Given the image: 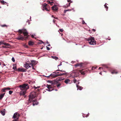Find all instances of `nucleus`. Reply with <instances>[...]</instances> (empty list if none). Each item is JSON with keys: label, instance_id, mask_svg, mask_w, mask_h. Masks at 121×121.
Instances as JSON below:
<instances>
[{"label": "nucleus", "instance_id": "obj_50", "mask_svg": "<svg viewBox=\"0 0 121 121\" xmlns=\"http://www.w3.org/2000/svg\"><path fill=\"white\" fill-rule=\"evenodd\" d=\"M2 47H3L4 48H6V47L4 46H2Z\"/></svg>", "mask_w": 121, "mask_h": 121}, {"label": "nucleus", "instance_id": "obj_13", "mask_svg": "<svg viewBox=\"0 0 121 121\" xmlns=\"http://www.w3.org/2000/svg\"><path fill=\"white\" fill-rule=\"evenodd\" d=\"M70 80L68 79H65L64 82L66 84L70 83Z\"/></svg>", "mask_w": 121, "mask_h": 121}, {"label": "nucleus", "instance_id": "obj_10", "mask_svg": "<svg viewBox=\"0 0 121 121\" xmlns=\"http://www.w3.org/2000/svg\"><path fill=\"white\" fill-rule=\"evenodd\" d=\"M37 61L34 60L31 61V65L32 66H35L37 64Z\"/></svg>", "mask_w": 121, "mask_h": 121}, {"label": "nucleus", "instance_id": "obj_60", "mask_svg": "<svg viewBox=\"0 0 121 121\" xmlns=\"http://www.w3.org/2000/svg\"><path fill=\"white\" fill-rule=\"evenodd\" d=\"M69 0L70 1V3H72V1H71V0Z\"/></svg>", "mask_w": 121, "mask_h": 121}, {"label": "nucleus", "instance_id": "obj_56", "mask_svg": "<svg viewBox=\"0 0 121 121\" xmlns=\"http://www.w3.org/2000/svg\"><path fill=\"white\" fill-rule=\"evenodd\" d=\"M50 46V45L49 44H48V46Z\"/></svg>", "mask_w": 121, "mask_h": 121}, {"label": "nucleus", "instance_id": "obj_8", "mask_svg": "<svg viewBox=\"0 0 121 121\" xmlns=\"http://www.w3.org/2000/svg\"><path fill=\"white\" fill-rule=\"evenodd\" d=\"M20 116L19 114L17 112L15 113L14 114L13 118L14 119L16 118L18 119Z\"/></svg>", "mask_w": 121, "mask_h": 121}, {"label": "nucleus", "instance_id": "obj_61", "mask_svg": "<svg viewBox=\"0 0 121 121\" xmlns=\"http://www.w3.org/2000/svg\"><path fill=\"white\" fill-rule=\"evenodd\" d=\"M99 74H102V73H101V72H100L99 73Z\"/></svg>", "mask_w": 121, "mask_h": 121}, {"label": "nucleus", "instance_id": "obj_52", "mask_svg": "<svg viewBox=\"0 0 121 121\" xmlns=\"http://www.w3.org/2000/svg\"><path fill=\"white\" fill-rule=\"evenodd\" d=\"M67 1L68 2H70V1L69 0H67Z\"/></svg>", "mask_w": 121, "mask_h": 121}, {"label": "nucleus", "instance_id": "obj_9", "mask_svg": "<svg viewBox=\"0 0 121 121\" xmlns=\"http://www.w3.org/2000/svg\"><path fill=\"white\" fill-rule=\"evenodd\" d=\"M33 100V99H31V100ZM32 103L33 105L34 106L35 105H37L38 104V103L36 99H35L33 101L32 100L31 101V103Z\"/></svg>", "mask_w": 121, "mask_h": 121}, {"label": "nucleus", "instance_id": "obj_14", "mask_svg": "<svg viewBox=\"0 0 121 121\" xmlns=\"http://www.w3.org/2000/svg\"><path fill=\"white\" fill-rule=\"evenodd\" d=\"M5 109H3L2 111L1 112V114L3 116H4L5 114Z\"/></svg>", "mask_w": 121, "mask_h": 121}, {"label": "nucleus", "instance_id": "obj_12", "mask_svg": "<svg viewBox=\"0 0 121 121\" xmlns=\"http://www.w3.org/2000/svg\"><path fill=\"white\" fill-rule=\"evenodd\" d=\"M24 67H25L26 69H27L29 67H30L29 64L27 63H26V64L24 65Z\"/></svg>", "mask_w": 121, "mask_h": 121}, {"label": "nucleus", "instance_id": "obj_3", "mask_svg": "<svg viewBox=\"0 0 121 121\" xmlns=\"http://www.w3.org/2000/svg\"><path fill=\"white\" fill-rule=\"evenodd\" d=\"M87 72V70L83 71V69H82L81 70H77L75 72H73L71 73L70 75L71 76L73 77H77L79 75L80 73H81L82 75H84Z\"/></svg>", "mask_w": 121, "mask_h": 121}, {"label": "nucleus", "instance_id": "obj_18", "mask_svg": "<svg viewBox=\"0 0 121 121\" xmlns=\"http://www.w3.org/2000/svg\"><path fill=\"white\" fill-rule=\"evenodd\" d=\"M117 73H118L117 72V71H116V70H113L111 72V73L112 74H114V73L117 74Z\"/></svg>", "mask_w": 121, "mask_h": 121}, {"label": "nucleus", "instance_id": "obj_55", "mask_svg": "<svg viewBox=\"0 0 121 121\" xmlns=\"http://www.w3.org/2000/svg\"><path fill=\"white\" fill-rule=\"evenodd\" d=\"M54 18H55V19H58V18L57 17H54Z\"/></svg>", "mask_w": 121, "mask_h": 121}, {"label": "nucleus", "instance_id": "obj_11", "mask_svg": "<svg viewBox=\"0 0 121 121\" xmlns=\"http://www.w3.org/2000/svg\"><path fill=\"white\" fill-rule=\"evenodd\" d=\"M52 10L54 11H57L58 10L57 7L55 5H54L52 7Z\"/></svg>", "mask_w": 121, "mask_h": 121}, {"label": "nucleus", "instance_id": "obj_41", "mask_svg": "<svg viewBox=\"0 0 121 121\" xmlns=\"http://www.w3.org/2000/svg\"><path fill=\"white\" fill-rule=\"evenodd\" d=\"M6 90H9L11 89V88L9 87L6 88Z\"/></svg>", "mask_w": 121, "mask_h": 121}, {"label": "nucleus", "instance_id": "obj_47", "mask_svg": "<svg viewBox=\"0 0 121 121\" xmlns=\"http://www.w3.org/2000/svg\"><path fill=\"white\" fill-rule=\"evenodd\" d=\"M92 31L94 32H95V30L94 29H92Z\"/></svg>", "mask_w": 121, "mask_h": 121}, {"label": "nucleus", "instance_id": "obj_33", "mask_svg": "<svg viewBox=\"0 0 121 121\" xmlns=\"http://www.w3.org/2000/svg\"><path fill=\"white\" fill-rule=\"evenodd\" d=\"M29 101L28 102V103H30V94L29 95Z\"/></svg>", "mask_w": 121, "mask_h": 121}, {"label": "nucleus", "instance_id": "obj_25", "mask_svg": "<svg viewBox=\"0 0 121 121\" xmlns=\"http://www.w3.org/2000/svg\"><path fill=\"white\" fill-rule=\"evenodd\" d=\"M47 86L48 88V89H49L51 86V85H48L47 84Z\"/></svg>", "mask_w": 121, "mask_h": 121}, {"label": "nucleus", "instance_id": "obj_48", "mask_svg": "<svg viewBox=\"0 0 121 121\" xmlns=\"http://www.w3.org/2000/svg\"><path fill=\"white\" fill-rule=\"evenodd\" d=\"M28 44L29 45H30V41H29V42Z\"/></svg>", "mask_w": 121, "mask_h": 121}, {"label": "nucleus", "instance_id": "obj_6", "mask_svg": "<svg viewBox=\"0 0 121 121\" xmlns=\"http://www.w3.org/2000/svg\"><path fill=\"white\" fill-rule=\"evenodd\" d=\"M90 41H89L88 43L91 45H94L96 44V42L95 41L94 38L93 37L91 38L89 40Z\"/></svg>", "mask_w": 121, "mask_h": 121}, {"label": "nucleus", "instance_id": "obj_20", "mask_svg": "<svg viewBox=\"0 0 121 121\" xmlns=\"http://www.w3.org/2000/svg\"><path fill=\"white\" fill-rule=\"evenodd\" d=\"M4 44V45L7 46H10V44H9L7 43H3V44Z\"/></svg>", "mask_w": 121, "mask_h": 121}, {"label": "nucleus", "instance_id": "obj_17", "mask_svg": "<svg viewBox=\"0 0 121 121\" xmlns=\"http://www.w3.org/2000/svg\"><path fill=\"white\" fill-rule=\"evenodd\" d=\"M5 93L1 94L0 95V99H1L4 97Z\"/></svg>", "mask_w": 121, "mask_h": 121}, {"label": "nucleus", "instance_id": "obj_4", "mask_svg": "<svg viewBox=\"0 0 121 121\" xmlns=\"http://www.w3.org/2000/svg\"><path fill=\"white\" fill-rule=\"evenodd\" d=\"M58 71H60L61 72H64L63 73H60L58 74H51L49 76L50 77L52 78H54L60 76L62 75H65L67 74V73L65 72V71H62L60 70H58Z\"/></svg>", "mask_w": 121, "mask_h": 121}, {"label": "nucleus", "instance_id": "obj_2", "mask_svg": "<svg viewBox=\"0 0 121 121\" xmlns=\"http://www.w3.org/2000/svg\"><path fill=\"white\" fill-rule=\"evenodd\" d=\"M29 86L27 83L24 84L19 86V87L20 88V89L22 90V91L20 92V95H24L26 92V90L29 88Z\"/></svg>", "mask_w": 121, "mask_h": 121}, {"label": "nucleus", "instance_id": "obj_19", "mask_svg": "<svg viewBox=\"0 0 121 121\" xmlns=\"http://www.w3.org/2000/svg\"><path fill=\"white\" fill-rule=\"evenodd\" d=\"M51 57L52 58L55 59L56 60L58 59V57L56 56H52Z\"/></svg>", "mask_w": 121, "mask_h": 121}, {"label": "nucleus", "instance_id": "obj_23", "mask_svg": "<svg viewBox=\"0 0 121 121\" xmlns=\"http://www.w3.org/2000/svg\"><path fill=\"white\" fill-rule=\"evenodd\" d=\"M1 26L3 27H7L8 26V25H6L5 24H4L3 25H1Z\"/></svg>", "mask_w": 121, "mask_h": 121}, {"label": "nucleus", "instance_id": "obj_54", "mask_svg": "<svg viewBox=\"0 0 121 121\" xmlns=\"http://www.w3.org/2000/svg\"><path fill=\"white\" fill-rule=\"evenodd\" d=\"M55 21H56V20H55V19L53 20V21L54 22H55Z\"/></svg>", "mask_w": 121, "mask_h": 121}, {"label": "nucleus", "instance_id": "obj_63", "mask_svg": "<svg viewBox=\"0 0 121 121\" xmlns=\"http://www.w3.org/2000/svg\"><path fill=\"white\" fill-rule=\"evenodd\" d=\"M35 82H32V83H34Z\"/></svg>", "mask_w": 121, "mask_h": 121}, {"label": "nucleus", "instance_id": "obj_36", "mask_svg": "<svg viewBox=\"0 0 121 121\" xmlns=\"http://www.w3.org/2000/svg\"><path fill=\"white\" fill-rule=\"evenodd\" d=\"M96 68V67H93L91 68V69L92 70L94 69H95Z\"/></svg>", "mask_w": 121, "mask_h": 121}, {"label": "nucleus", "instance_id": "obj_51", "mask_svg": "<svg viewBox=\"0 0 121 121\" xmlns=\"http://www.w3.org/2000/svg\"><path fill=\"white\" fill-rule=\"evenodd\" d=\"M68 6H65V8H66L67 7H68Z\"/></svg>", "mask_w": 121, "mask_h": 121}, {"label": "nucleus", "instance_id": "obj_22", "mask_svg": "<svg viewBox=\"0 0 121 121\" xmlns=\"http://www.w3.org/2000/svg\"><path fill=\"white\" fill-rule=\"evenodd\" d=\"M71 10L70 9H65L64 11V13H65L67 11H70Z\"/></svg>", "mask_w": 121, "mask_h": 121}, {"label": "nucleus", "instance_id": "obj_34", "mask_svg": "<svg viewBox=\"0 0 121 121\" xmlns=\"http://www.w3.org/2000/svg\"><path fill=\"white\" fill-rule=\"evenodd\" d=\"M34 44V42L31 40V46L33 45Z\"/></svg>", "mask_w": 121, "mask_h": 121}, {"label": "nucleus", "instance_id": "obj_15", "mask_svg": "<svg viewBox=\"0 0 121 121\" xmlns=\"http://www.w3.org/2000/svg\"><path fill=\"white\" fill-rule=\"evenodd\" d=\"M76 86L78 90V89L80 90H81L83 88L82 86H80L79 85H77V84H76Z\"/></svg>", "mask_w": 121, "mask_h": 121}, {"label": "nucleus", "instance_id": "obj_30", "mask_svg": "<svg viewBox=\"0 0 121 121\" xmlns=\"http://www.w3.org/2000/svg\"><path fill=\"white\" fill-rule=\"evenodd\" d=\"M6 90V88H3L1 90L2 92H4Z\"/></svg>", "mask_w": 121, "mask_h": 121}, {"label": "nucleus", "instance_id": "obj_57", "mask_svg": "<svg viewBox=\"0 0 121 121\" xmlns=\"http://www.w3.org/2000/svg\"><path fill=\"white\" fill-rule=\"evenodd\" d=\"M3 65L4 66H5L6 65L5 64H3Z\"/></svg>", "mask_w": 121, "mask_h": 121}, {"label": "nucleus", "instance_id": "obj_28", "mask_svg": "<svg viewBox=\"0 0 121 121\" xmlns=\"http://www.w3.org/2000/svg\"><path fill=\"white\" fill-rule=\"evenodd\" d=\"M79 80L77 81V80L75 78H74V79L73 80V82L74 83H75L76 82H79Z\"/></svg>", "mask_w": 121, "mask_h": 121}, {"label": "nucleus", "instance_id": "obj_43", "mask_svg": "<svg viewBox=\"0 0 121 121\" xmlns=\"http://www.w3.org/2000/svg\"><path fill=\"white\" fill-rule=\"evenodd\" d=\"M46 48H47V49L48 50H50V48L49 47H48L47 46Z\"/></svg>", "mask_w": 121, "mask_h": 121}, {"label": "nucleus", "instance_id": "obj_38", "mask_svg": "<svg viewBox=\"0 0 121 121\" xmlns=\"http://www.w3.org/2000/svg\"><path fill=\"white\" fill-rule=\"evenodd\" d=\"M18 119L16 118V119H14V120L13 121H18Z\"/></svg>", "mask_w": 121, "mask_h": 121}, {"label": "nucleus", "instance_id": "obj_32", "mask_svg": "<svg viewBox=\"0 0 121 121\" xmlns=\"http://www.w3.org/2000/svg\"><path fill=\"white\" fill-rule=\"evenodd\" d=\"M61 84L60 83H59L56 84V85L57 87H59L61 85Z\"/></svg>", "mask_w": 121, "mask_h": 121}, {"label": "nucleus", "instance_id": "obj_24", "mask_svg": "<svg viewBox=\"0 0 121 121\" xmlns=\"http://www.w3.org/2000/svg\"><path fill=\"white\" fill-rule=\"evenodd\" d=\"M19 71H25L23 70V69H20V68H18V69L17 70Z\"/></svg>", "mask_w": 121, "mask_h": 121}, {"label": "nucleus", "instance_id": "obj_64", "mask_svg": "<svg viewBox=\"0 0 121 121\" xmlns=\"http://www.w3.org/2000/svg\"><path fill=\"white\" fill-rule=\"evenodd\" d=\"M28 37H26V39H27V38H28Z\"/></svg>", "mask_w": 121, "mask_h": 121}, {"label": "nucleus", "instance_id": "obj_35", "mask_svg": "<svg viewBox=\"0 0 121 121\" xmlns=\"http://www.w3.org/2000/svg\"><path fill=\"white\" fill-rule=\"evenodd\" d=\"M9 92L10 94H11L13 92V91H9Z\"/></svg>", "mask_w": 121, "mask_h": 121}, {"label": "nucleus", "instance_id": "obj_31", "mask_svg": "<svg viewBox=\"0 0 121 121\" xmlns=\"http://www.w3.org/2000/svg\"><path fill=\"white\" fill-rule=\"evenodd\" d=\"M64 80V78H60L58 79V81H60Z\"/></svg>", "mask_w": 121, "mask_h": 121}, {"label": "nucleus", "instance_id": "obj_5", "mask_svg": "<svg viewBox=\"0 0 121 121\" xmlns=\"http://www.w3.org/2000/svg\"><path fill=\"white\" fill-rule=\"evenodd\" d=\"M42 6L43 8V10H45L47 11H49L50 10V8L49 6L47 4L44 3L42 4Z\"/></svg>", "mask_w": 121, "mask_h": 121}, {"label": "nucleus", "instance_id": "obj_44", "mask_svg": "<svg viewBox=\"0 0 121 121\" xmlns=\"http://www.w3.org/2000/svg\"><path fill=\"white\" fill-rule=\"evenodd\" d=\"M31 37L32 38H35V39H36V38H35L34 36L33 35H31Z\"/></svg>", "mask_w": 121, "mask_h": 121}, {"label": "nucleus", "instance_id": "obj_21", "mask_svg": "<svg viewBox=\"0 0 121 121\" xmlns=\"http://www.w3.org/2000/svg\"><path fill=\"white\" fill-rule=\"evenodd\" d=\"M47 2H48V4L49 3L51 5H53V4L54 3V2L53 1L50 2V1H47Z\"/></svg>", "mask_w": 121, "mask_h": 121}, {"label": "nucleus", "instance_id": "obj_27", "mask_svg": "<svg viewBox=\"0 0 121 121\" xmlns=\"http://www.w3.org/2000/svg\"><path fill=\"white\" fill-rule=\"evenodd\" d=\"M0 2L1 4H4L5 3H6V2H5L4 0L1 1H0Z\"/></svg>", "mask_w": 121, "mask_h": 121}, {"label": "nucleus", "instance_id": "obj_37", "mask_svg": "<svg viewBox=\"0 0 121 121\" xmlns=\"http://www.w3.org/2000/svg\"><path fill=\"white\" fill-rule=\"evenodd\" d=\"M12 60L13 62L15 61V59L13 57V58H12Z\"/></svg>", "mask_w": 121, "mask_h": 121}, {"label": "nucleus", "instance_id": "obj_58", "mask_svg": "<svg viewBox=\"0 0 121 121\" xmlns=\"http://www.w3.org/2000/svg\"><path fill=\"white\" fill-rule=\"evenodd\" d=\"M101 67H99V69H101Z\"/></svg>", "mask_w": 121, "mask_h": 121}, {"label": "nucleus", "instance_id": "obj_42", "mask_svg": "<svg viewBox=\"0 0 121 121\" xmlns=\"http://www.w3.org/2000/svg\"><path fill=\"white\" fill-rule=\"evenodd\" d=\"M59 30L61 32H62L63 31V30L62 29H60Z\"/></svg>", "mask_w": 121, "mask_h": 121}, {"label": "nucleus", "instance_id": "obj_29", "mask_svg": "<svg viewBox=\"0 0 121 121\" xmlns=\"http://www.w3.org/2000/svg\"><path fill=\"white\" fill-rule=\"evenodd\" d=\"M104 6L105 8L107 9L106 10L107 11L108 10V7L106 5V3L104 4Z\"/></svg>", "mask_w": 121, "mask_h": 121}, {"label": "nucleus", "instance_id": "obj_45", "mask_svg": "<svg viewBox=\"0 0 121 121\" xmlns=\"http://www.w3.org/2000/svg\"><path fill=\"white\" fill-rule=\"evenodd\" d=\"M82 23L83 24H84L85 23V22L84 21V20H83L82 21Z\"/></svg>", "mask_w": 121, "mask_h": 121}, {"label": "nucleus", "instance_id": "obj_16", "mask_svg": "<svg viewBox=\"0 0 121 121\" xmlns=\"http://www.w3.org/2000/svg\"><path fill=\"white\" fill-rule=\"evenodd\" d=\"M54 89V88L53 87H52L51 86L50 88V89H47L46 90L49 91H51L53 90Z\"/></svg>", "mask_w": 121, "mask_h": 121}, {"label": "nucleus", "instance_id": "obj_46", "mask_svg": "<svg viewBox=\"0 0 121 121\" xmlns=\"http://www.w3.org/2000/svg\"><path fill=\"white\" fill-rule=\"evenodd\" d=\"M32 66V68L33 69L35 70V69L34 68V66Z\"/></svg>", "mask_w": 121, "mask_h": 121}, {"label": "nucleus", "instance_id": "obj_62", "mask_svg": "<svg viewBox=\"0 0 121 121\" xmlns=\"http://www.w3.org/2000/svg\"><path fill=\"white\" fill-rule=\"evenodd\" d=\"M79 82H78V84H79Z\"/></svg>", "mask_w": 121, "mask_h": 121}, {"label": "nucleus", "instance_id": "obj_26", "mask_svg": "<svg viewBox=\"0 0 121 121\" xmlns=\"http://www.w3.org/2000/svg\"><path fill=\"white\" fill-rule=\"evenodd\" d=\"M13 69L16 70H17V67L16 65H13Z\"/></svg>", "mask_w": 121, "mask_h": 121}, {"label": "nucleus", "instance_id": "obj_7", "mask_svg": "<svg viewBox=\"0 0 121 121\" xmlns=\"http://www.w3.org/2000/svg\"><path fill=\"white\" fill-rule=\"evenodd\" d=\"M85 65V64L83 63H78L75 65V66H79L81 67H84Z\"/></svg>", "mask_w": 121, "mask_h": 121}, {"label": "nucleus", "instance_id": "obj_59", "mask_svg": "<svg viewBox=\"0 0 121 121\" xmlns=\"http://www.w3.org/2000/svg\"><path fill=\"white\" fill-rule=\"evenodd\" d=\"M61 64H62L61 63V62L60 63V65H59V66L61 65ZM58 66H59V65H58Z\"/></svg>", "mask_w": 121, "mask_h": 121}, {"label": "nucleus", "instance_id": "obj_1", "mask_svg": "<svg viewBox=\"0 0 121 121\" xmlns=\"http://www.w3.org/2000/svg\"><path fill=\"white\" fill-rule=\"evenodd\" d=\"M18 31V32L19 35L16 38V39L18 40H23L24 39L23 36L21 35V34L22 33L24 35V36H27L28 35V33L27 32L26 30L25 29L19 30Z\"/></svg>", "mask_w": 121, "mask_h": 121}, {"label": "nucleus", "instance_id": "obj_53", "mask_svg": "<svg viewBox=\"0 0 121 121\" xmlns=\"http://www.w3.org/2000/svg\"><path fill=\"white\" fill-rule=\"evenodd\" d=\"M69 5H68V6H69V5L70 4V3H69Z\"/></svg>", "mask_w": 121, "mask_h": 121}, {"label": "nucleus", "instance_id": "obj_40", "mask_svg": "<svg viewBox=\"0 0 121 121\" xmlns=\"http://www.w3.org/2000/svg\"><path fill=\"white\" fill-rule=\"evenodd\" d=\"M3 44V42L2 41L0 42V45Z\"/></svg>", "mask_w": 121, "mask_h": 121}, {"label": "nucleus", "instance_id": "obj_49", "mask_svg": "<svg viewBox=\"0 0 121 121\" xmlns=\"http://www.w3.org/2000/svg\"><path fill=\"white\" fill-rule=\"evenodd\" d=\"M41 41L42 42V43H39L41 44L42 43H43V42L42 41Z\"/></svg>", "mask_w": 121, "mask_h": 121}, {"label": "nucleus", "instance_id": "obj_39", "mask_svg": "<svg viewBox=\"0 0 121 121\" xmlns=\"http://www.w3.org/2000/svg\"><path fill=\"white\" fill-rule=\"evenodd\" d=\"M34 88H35V89H37V88H39V86H38L37 87H36L35 86H33Z\"/></svg>", "mask_w": 121, "mask_h": 121}]
</instances>
